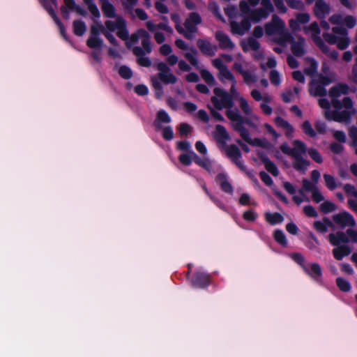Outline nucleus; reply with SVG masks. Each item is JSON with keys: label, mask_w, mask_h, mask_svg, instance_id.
I'll return each instance as SVG.
<instances>
[{"label": "nucleus", "mask_w": 357, "mask_h": 357, "mask_svg": "<svg viewBox=\"0 0 357 357\" xmlns=\"http://www.w3.org/2000/svg\"><path fill=\"white\" fill-rule=\"evenodd\" d=\"M226 116L227 118L234 122V128L239 133L241 137L251 146H255L270 150L273 146L271 143L265 139L254 138L252 139L248 129L244 126L245 124L253 128L255 123L248 118L243 116L238 111L227 110Z\"/></svg>", "instance_id": "obj_1"}, {"label": "nucleus", "mask_w": 357, "mask_h": 357, "mask_svg": "<svg viewBox=\"0 0 357 357\" xmlns=\"http://www.w3.org/2000/svg\"><path fill=\"white\" fill-rule=\"evenodd\" d=\"M214 138L219 144L222 145L227 156L231 159L241 171H245L246 166L243 164V161L241 160L242 154L238 147L235 144H227V142L229 139V135L223 126L220 124L215 126Z\"/></svg>", "instance_id": "obj_2"}, {"label": "nucleus", "mask_w": 357, "mask_h": 357, "mask_svg": "<svg viewBox=\"0 0 357 357\" xmlns=\"http://www.w3.org/2000/svg\"><path fill=\"white\" fill-rule=\"evenodd\" d=\"M276 42L280 45H284L285 43L289 42L291 51L296 57H302L306 53L305 39L303 36H298L297 40H295L289 33H283L282 37L278 38Z\"/></svg>", "instance_id": "obj_3"}, {"label": "nucleus", "mask_w": 357, "mask_h": 357, "mask_svg": "<svg viewBox=\"0 0 357 357\" xmlns=\"http://www.w3.org/2000/svg\"><path fill=\"white\" fill-rule=\"evenodd\" d=\"M292 259L303 269L304 272L311 277L315 282L322 284V269L318 263H312L310 264V269H309L304 264L305 259L303 255L298 252L293 253L291 255Z\"/></svg>", "instance_id": "obj_4"}, {"label": "nucleus", "mask_w": 357, "mask_h": 357, "mask_svg": "<svg viewBox=\"0 0 357 357\" xmlns=\"http://www.w3.org/2000/svg\"><path fill=\"white\" fill-rule=\"evenodd\" d=\"M215 96H212L211 101L216 109L221 110L223 107L231 110L234 106L233 96L225 89L216 87L213 89Z\"/></svg>", "instance_id": "obj_5"}, {"label": "nucleus", "mask_w": 357, "mask_h": 357, "mask_svg": "<svg viewBox=\"0 0 357 357\" xmlns=\"http://www.w3.org/2000/svg\"><path fill=\"white\" fill-rule=\"evenodd\" d=\"M96 24H92L90 28V36L86 40V45L91 49L100 50L103 45V40L100 38L101 30L99 28V21L94 20Z\"/></svg>", "instance_id": "obj_6"}, {"label": "nucleus", "mask_w": 357, "mask_h": 357, "mask_svg": "<svg viewBox=\"0 0 357 357\" xmlns=\"http://www.w3.org/2000/svg\"><path fill=\"white\" fill-rule=\"evenodd\" d=\"M156 68L159 73H158V79L160 82L165 84H174L177 82V77L170 73V68L165 62L160 61L156 65Z\"/></svg>", "instance_id": "obj_7"}, {"label": "nucleus", "mask_w": 357, "mask_h": 357, "mask_svg": "<svg viewBox=\"0 0 357 357\" xmlns=\"http://www.w3.org/2000/svg\"><path fill=\"white\" fill-rule=\"evenodd\" d=\"M285 24L283 20L277 15L272 16L271 22L265 24V32L268 36H273L275 33L280 34V37L284 32Z\"/></svg>", "instance_id": "obj_8"}, {"label": "nucleus", "mask_w": 357, "mask_h": 357, "mask_svg": "<svg viewBox=\"0 0 357 357\" xmlns=\"http://www.w3.org/2000/svg\"><path fill=\"white\" fill-rule=\"evenodd\" d=\"M211 282V275L200 271H195L191 279V284L195 288L205 289L209 286Z\"/></svg>", "instance_id": "obj_9"}, {"label": "nucleus", "mask_w": 357, "mask_h": 357, "mask_svg": "<svg viewBox=\"0 0 357 357\" xmlns=\"http://www.w3.org/2000/svg\"><path fill=\"white\" fill-rule=\"evenodd\" d=\"M332 218L334 222L342 229L347 226L354 227L356 225V221L353 215L346 211L333 215Z\"/></svg>", "instance_id": "obj_10"}, {"label": "nucleus", "mask_w": 357, "mask_h": 357, "mask_svg": "<svg viewBox=\"0 0 357 357\" xmlns=\"http://www.w3.org/2000/svg\"><path fill=\"white\" fill-rule=\"evenodd\" d=\"M313 12L318 19L323 20L331 13V6L324 0H317Z\"/></svg>", "instance_id": "obj_11"}, {"label": "nucleus", "mask_w": 357, "mask_h": 357, "mask_svg": "<svg viewBox=\"0 0 357 357\" xmlns=\"http://www.w3.org/2000/svg\"><path fill=\"white\" fill-rule=\"evenodd\" d=\"M202 22L200 15L197 12H192L185 20L183 25L186 30H189L190 32H197V25L200 24Z\"/></svg>", "instance_id": "obj_12"}, {"label": "nucleus", "mask_w": 357, "mask_h": 357, "mask_svg": "<svg viewBox=\"0 0 357 357\" xmlns=\"http://www.w3.org/2000/svg\"><path fill=\"white\" fill-rule=\"evenodd\" d=\"M197 46L204 55L211 57L215 56L218 50L215 45H212L209 41L201 38L197 40Z\"/></svg>", "instance_id": "obj_13"}, {"label": "nucleus", "mask_w": 357, "mask_h": 357, "mask_svg": "<svg viewBox=\"0 0 357 357\" xmlns=\"http://www.w3.org/2000/svg\"><path fill=\"white\" fill-rule=\"evenodd\" d=\"M326 118L328 120H333L336 122H349L351 120V113L348 110L337 111L335 110L331 114L326 113Z\"/></svg>", "instance_id": "obj_14"}, {"label": "nucleus", "mask_w": 357, "mask_h": 357, "mask_svg": "<svg viewBox=\"0 0 357 357\" xmlns=\"http://www.w3.org/2000/svg\"><path fill=\"white\" fill-rule=\"evenodd\" d=\"M309 31L312 32V38L315 45L317 46L320 45V46L324 47V40L319 36L321 33V29L317 22H313L310 24V26H305L304 28V32L305 33H307Z\"/></svg>", "instance_id": "obj_15"}, {"label": "nucleus", "mask_w": 357, "mask_h": 357, "mask_svg": "<svg viewBox=\"0 0 357 357\" xmlns=\"http://www.w3.org/2000/svg\"><path fill=\"white\" fill-rule=\"evenodd\" d=\"M328 241L332 245L336 247L342 246V243H343V245H347L349 243V237L342 231H338L335 234H330L328 235Z\"/></svg>", "instance_id": "obj_16"}, {"label": "nucleus", "mask_w": 357, "mask_h": 357, "mask_svg": "<svg viewBox=\"0 0 357 357\" xmlns=\"http://www.w3.org/2000/svg\"><path fill=\"white\" fill-rule=\"evenodd\" d=\"M257 155L260 160L263 162L266 169L274 176H278L279 170L276 165L273 162L264 152L259 151Z\"/></svg>", "instance_id": "obj_17"}, {"label": "nucleus", "mask_w": 357, "mask_h": 357, "mask_svg": "<svg viewBox=\"0 0 357 357\" xmlns=\"http://www.w3.org/2000/svg\"><path fill=\"white\" fill-rule=\"evenodd\" d=\"M215 39L219 42V47L222 50H232L234 47L230 38L221 31H216Z\"/></svg>", "instance_id": "obj_18"}, {"label": "nucleus", "mask_w": 357, "mask_h": 357, "mask_svg": "<svg viewBox=\"0 0 357 357\" xmlns=\"http://www.w3.org/2000/svg\"><path fill=\"white\" fill-rule=\"evenodd\" d=\"M215 181L220 185V189L226 193L231 195L234 192L232 185L227 181V175L225 173H219L215 176Z\"/></svg>", "instance_id": "obj_19"}, {"label": "nucleus", "mask_w": 357, "mask_h": 357, "mask_svg": "<svg viewBox=\"0 0 357 357\" xmlns=\"http://www.w3.org/2000/svg\"><path fill=\"white\" fill-rule=\"evenodd\" d=\"M132 52L134 55L137 57V62L139 66L146 68H149L151 66V61L149 57L144 56L145 51L141 47H134L132 49Z\"/></svg>", "instance_id": "obj_20"}, {"label": "nucleus", "mask_w": 357, "mask_h": 357, "mask_svg": "<svg viewBox=\"0 0 357 357\" xmlns=\"http://www.w3.org/2000/svg\"><path fill=\"white\" fill-rule=\"evenodd\" d=\"M349 86L347 84L339 83L330 89L328 94L331 98H339L342 94H349Z\"/></svg>", "instance_id": "obj_21"}, {"label": "nucleus", "mask_w": 357, "mask_h": 357, "mask_svg": "<svg viewBox=\"0 0 357 357\" xmlns=\"http://www.w3.org/2000/svg\"><path fill=\"white\" fill-rule=\"evenodd\" d=\"M313 227L317 232L325 234L328 231V227L334 228V225L328 218L324 217L323 218L322 221H314L313 223Z\"/></svg>", "instance_id": "obj_22"}, {"label": "nucleus", "mask_w": 357, "mask_h": 357, "mask_svg": "<svg viewBox=\"0 0 357 357\" xmlns=\"http://www.w3.org/2000/svg\"><path fill=\"white\" fill-rule=\"evenodd\" d=\"M309 93L313 96L324 97L326 96L327 91L325 87L317 81L312 80L310 83Z\"/></svg>", "instance_id": "obj_23"}, {"label": "nucleus", "mask_w": 357, "mask_h": 357, "mask_svg": "<svg viewBox=\"0 0 357 357\" xmlns=\"http://www.w3.org/2000/svg\"><path fill=\"white\" fill-rule=\"evenodd\" d=\"M190 153L192 155V160L196 165L206 169L208 172H211L212 163L208 158H202L193 151H190Z\"/></svg>", "instance_id": "obj_24"}, {"label": "nucleus", "mask_w": 357, "mask_h": 357, "mask_svg": "<svg viewBox=\"0 0 357 357\" xmlns=\"http://www.w3.org/2000/svg\"><path fill=\"white\" fill-rule=\"evenodd\" d=\"M351 252V249L348 245L338 246L332 250L334 258L338 261L342 260L344 257L349 256Z\"/></svg>", "instance_id": "obj_25"}, {"label": "nucleus", "mask_w": 357, "mask_h": 357, "mask_svg": "<svg viewBox=\"0 0 357 357\" xmlns=\"http://www.w3.org/2000/svg\"><path fill=\"white\" fill-rule=\"evenodd\" d=\"M40 1L44 9L48 13L53 20L58 18V16L56 15L52 6V5L55 7L57 6V0H40Z\"/></svg>", "instance_id": "obj_26"}, {"label": "nucleus", "mask_w": 357, "mask_h": 357, "mask_svg": "<svg viewBox=\"0 0 357 357\" xmlns=\"http://www.w3.org/2000/svg\"><path fill=\"white\" fill-rule=\"evenodd\" d=\"M146 26L148 29V30L152 33L155 32L157 29L164 30L169 33H172L173 32L172 28L169 26L167 23L165 22H160L157 25H155L152 21H148L146 22Z\"/></svg>", "instance_id": "obj_27"}, {"label": "nucleus", "mask_w": 357, "mask_h": 357, "mask_svg": "<svg viewBox=\"0 0 357 357\" xmlns=\"http://www.w3.org/2000/svg\"><path fill=\"white\" fill-rule=\"evenodd\" d=\"M294 158L295 160L293 164L294 168L297 171L305 172L310 165L309 161L304 159L302 155H296Z\"/></svg>", "instance_id": "obj_28"}, {"label": "nucleus", "mask_w": 357, "mask_h": 357, "mask_svg": "<svg viewBox=\"0 0 357 357\" xmlns=\"http://www.w3.org/2000/svg\"><path fill=\"white\" fill-rule=\"evenodd\" d=\"M265 220L271 225H275L281 224L284 221V217L282 214L278 212L273 213L271 212H266L265 213Z\"/></svg>", "instance_id": "obj_29"}, {"label": "nucleus", "mask_w": 357, "mask_h": 357, "mask_svg": "<svg viewBox=\"0 0 357 357\" xmlns=\"http://www.w3.org/2000/svg\"><path fill=\"white\" fill-rule=\"evenodd\" d=\"M63 1L65 3L64 6L66 7L67 9L74 10L82 17H86L87 15V12L79 5H77L75 0H63Z\"/></svg>", "instance_id": "obj_30"}, {"label": "nucleus", "mask_w": 357, "mask_h": 357, "mask_svg": "<svg viewBox=\"0 0 357 357\" xmlns=\"http://www.w3.org/2000/svg\"><path fill=\"white\" fill-rule=\"evenodd\" d=\"M248 45L252 50L254 51H257L260 48L259 42L252 37H249L248 38V44H246L244 41L241 43V46L244 52H248L249 48L248 47Z\"/></svg>", "instance_id": "obj_31"}, {"label": "nucleus", "mask_w": 357, "mask_h": 357, "mask_svg": "<svg viewBox=\"0 0 357 357\" xmlns=\"http://www.w3.org/2000/svg\"><path fill=\"white\" fill-rule=\"evenodd\" d=\"M101 9H102L103 15L105 17H107V18L116 17L115 7L109 1L107 2H103V3L101 5Z\"/></svg>", "instance_id": "obj_32"}, {"label": "nucleus", "mask_w": 357, "mask_h": 357, "mask_svg": "<svg viewBox=\"0 0 357 357\" xmlns=\"http://www.w3.org/2000/svg\"><path fill=\"white\" fill-rule=\"evenodd\" d=\"M73 32L77 36H82L86 31L85 22L81 20H75L73 22Z\"/></svg>", "instance_id": "obj_33"}, {"label": "nucleus", "mask_w": 357, "mask_h": 357, "mask_svg": "<svg viewBox=\"0 0 357 357\" xmlns=\"http://www.w3.org/2000/svg\"><path fill=\"white\" fill-rule=\"evenodd\" d=\"M266 10L258 8L252 10L250 12V19L254 22H259L261 19H266L268 17Z\"/></svg>", "instance_id": "obj_34"}, {"label": "nucleus", "mask_w": 357, "mask_h": 357, "mask_svg": "<svg viewBox=\"0 0 357 357\" xmlns=\"http://www.w3.org/2000/svg\"><path fill=\"white\" fill-rule=\"evenodd\" d=\"M120 24L117 29L116 36L123 40H126L129 38V33L127 29V22L123 19L122 22H119Z\"/></svg>", "instance_id": "obj_35"}, {"label": "nucleus", "mask_w": 357, "mask_h": 357, "mask_svg": "<svg viewBox=\"0 0 357 357\" xmlns=\"http://www.w3.org/2000/svg\"><path fill=\"white\" fill-rule=\"evenodd\" d=\"M152 86L155 90V97L156 99H160L164 93L162 83L155 77H151Z\"/></svg>", "instance_id": "obj_36"}, {"label": "nucleus", "mask_w": 357, "mask_h": 357, "mask_svg": "<svg viewBox=\"0 0 357 357\" xmlns=\"http://www.w3.org/2000/svg\"><path fill=\"white\" fill-rule=\"evenodd\" d=\"M317 188L314 183L310 182L307 178H303L302 180V189L298 190V193L302 196H305L303 191L312 193Z\"/></svg>", "instance_id": "obj_37"}, {"label": "nucleus", "mask_w": 357, "mask_h": 357, "mask_svg": "<svg viewBox=\"0 0 357 357\" xmlns=\"http://www.w3.org/2000/svg\"><path fill=\"white\" fill-rule=\"evenodd\" d=\"M274 240L282 247H287L288 242L282 230L277 229L273 233Z\"/></svg>", "instance_id": "obj_38"}, {"label": "nucleus", "mask_w": 357, "mask_h": 357, "mask_svg": "<svg viewBox=\"0 0 357 357\" xmlns=\"http://www.w3.org/2000/svg\"><path fill=\"white\" fill-rule=\"evenodd\" d=\"M317 47L321 50V51L326 55L328 57L331 59L333 61H336L338 59V52L335 50H331V48L326 45V43L324 42V47L321 46L317 45Z\"/></svg>", "instance_id": "obj_39"}, {"label": "nucleus", "mask_w": 357, "mask_h": 357, "mask_svg": "<svg viewBox=\"0 0 357 357\" xmlns=\"http://www.w3.org/2000/svg\"><path fill=\"white\" fill-rule=\"evenodd\" d=\"M336 285L338 289L342 292H349L351 289L350 282L343 278L338 277L335 280Z\"/></svg>", "instance_id": "obj_40"}, {"label": "nucleus", "mask_w": 357, "mask_h": 357, "mask_svg": "<svg viewBox=\"0 0 357 357\" xmlns=\"http://www.w3.org/2000/svg\"><path fill=\"white\" fill-rule=\"evenodd\" d=\"M122 20H123V18L122 17L117 16L116 19V22H113L112 20H107L105 22L104 26L106 29V30L108 31L109 32H110V33L114 32L116 29H118L119 24H120L119 22H122Z\"/></svg>", "instance_id": "obj_41"}, {"label": "nucleus", "mask_w": 357, "mask_h": 357, "mask_svg": "<svg viewBox=\"0 0 357 357\" xmlns=\"http://www.w3.org/2000/svg\"><path fill=\"white\" fill-rule=\"evenodd\" d=\"M275 122L278 127L287 130V132L290 133H292L294 130L293 126L287 121L280 116H277L275 119ZM287 135H288V132H287Z\"/></svg>", "instance_id": "obj_42"}, {"label": "nucleus", "mask_w": 357, "mask_h": 357, "mask_svg": "<svg viewBox=\"0 0 357 357\" xmlns=\"http://www.w3.org/2000/svg\"><path fill=\"white\" fill-rule=\"evenodd\" d=\"M337 207L335 204L330 201H324L319 206L320 211L324 214H327L333 212L336 210Z\"/></svg>", "instance_id": "obj_43"}, {"label": "nucleus", "mask_w": 357, "mask_h": 357, "mask_svg": "<svg viewBox=\"0 0 357 357\" xmlns=\"http://www.w3.org/2000/svg\"><path fill=\"white\" fill-rule=\"evenodd\" d=\"M99 28L101 30V33H102L105 36V37L108 40V41L112 45H114V46L119 45V43H118L117 40L116 39V38L114 36V35L112 33L107 31L106 29L105 28V26L101 24L100 22L99 23Z\"/></svg>", "instance_id": "obj_44"}, {"label": "nucleus", "mask_w": 357, "mask_h": 357, "mask_svg": "<svg viewBox=\"0 0 357 357\" xmlns=\"http://www.w3.org/2000/svg\"><path fill=\"white\" fill-rule=\"evenodd\" d=\"M301 128L303 132L310 137H315L317 135L316 131L312 128L310 122L307 120L303 122Z\"/></svg>", "instance_id": "obj_45"}, {"label": "nucleus", "mask_w": 357, "mask_h": 357, "mask_svg": "<svg viewBox=\"0 0 357 357\" xmlns=\"http://www.w3.org/2000/svg\"><path fill=\"white\" fill-rule=\"evenodd\" d=\"M223 79H226L231 82H234V80L236 79L234 75L229 71L227 67L220 70L219 79L222 82H224Z\"/></svg>", "instance_id": "obj_46"}, {"label": "nucleus", "mask_w": 357, "mask_h": 357, "mask_svg": "<svg viewBox=\"0 0 357 357\" xmlns=\"http://www.w3.org/2000/svg\"><path fill=\"white\" fill-rule=\"evenodd\" d=\"M294 148L293 150H295L296 155H302L306 152V146L305 144L299 139H296L293 142Z\"/></svg>", "instance_id": "obj_47"}, {"label": "nucleus", "mask_w": 357, "mask_h": 357, "mask_svg": "<svg viewBox=\"0 0 357 357\" xmlns=\"http://www.w3.org/2000/svg\"><path fill=\"white\" fill-rule=\"evenodd\" d=\"M119 74L125 79H129L133 76V73L131 68L126 65L120 66L119 69Z\"/></svg>", "instance_id": "obj_48"}, {"label": "nucleus", "mask_w": 357, "mask_h": 357, "mask_svg": "<svg viewBox=\"0 0 357 357\" xmlns=\"http://www.w3.org/2000/svg\"><path fill=\"white\" fill-rule=\"evenodd\" d=\"M324 181H325V184H326V187L330 190H333L337 188V183H336L335 179L333 176H331V174H324Z\"/></svg>", "instance_id": "obj_49"}, {"label": "nucleus", "mask_w": 357, "mask_h": 357, "mask_svg": "<svg viewBox=\"0 0 357 357\" xmlns=\"http://www.w3.org/2000/svg\"><path fill=\"white\" fill-rule=\"evenodd\" d=\"M190 50L191 51V53H185V57L187 59V60L190 62V63L192 66H196L198 65V60L195 56L197 54V51L193 47H191Z\"/></svg>", "instance_id": "obj_50"}, {"label": "nucleus", "mask_w": 357, "mask_h": 357, "mask_svg": "<svg viewBox=\"0 0 357 357\" xmlns=\"http://www.w3.org/2000/svg\"><path fill=\"white\" fill-rule=\"evenodd\" d=\"M200 75L204 82L208 85H213L215 83V78L213 75L206 69H203L200 71Z\"/></svg>", "instance_id": "obj_51"}, {"label": "nucleus", "mask_w": 357, "mask_h": 357, "mask_svg": "<svg viewBox=\"0 0 357 357\" xmlns=\"http://www.w3.org/2000/svg\"><path fill=\"white\" fill-rule=\"evenodd\" d=\"M287 6L295 10H303L305 9V5L301 0H285Z\"/></svg>", "instance_id": "obj_52"}, {"label": "nucleus", "mask_w": 357, "mask_h": 357, "mask_svg": "<svg viewBox=\"0 0 357 357\" xmlns=\"http://www.w3.org/2000/svg\"><path fill=\"white\" fill-rule=\"evenodd\" d=\"M156 120L162 123H169L171 122L172 119L168 113L165 110L160 109L157 112Z\"/></svg>", "instance_id": "obj_53"}, {"label": "nucleus", "mask_w": 357, "mask_h": 357, "mask_svg": "<svg viewBox=\"0 0 357 357\" xmlns=\"http://www.w3.org/2000/svg\"><path fill=\"white\" fill-rule=\"evenodd\" d=\"M340 3L349 11H354L357 8V2L356 0H339Z\"/></svg>", "instance_id": "obj_54"}, {"label": "nucleus", "mask_w": 357, "mask_h": 357, "mask_svg": "<svg viewBox=\"0 0 357 357\" xmlns=\"http://www.w3.org/2000/svg\"><path fill=\"white\" fill-rule=\"evenodd\" d=\"M54 22L57 25V26L59 29L60 33H61V36L63 38V39L66 41H69V38L67 35L66 27H65L64 24L62 23V22L60 20V19L58 17V18L55 19L54 20Z\"/></svg>", "instance_id": "obj_55"}, {"label": "nucleus", "mask_w": 357, "mask_h": 357, "mask_svg": "<svg viewBox=\"0 0 357 357\" xmlns=\"http://www.w3.org/2000/svg\"><path fill=\"white\" fill-rule=\"evenodd\" d=\"M162 136L166 141H171L174 138V132L171 126H165L162 128Z\"/></svg>", "instance_id": "obj_56"}, {"label": "nucleus", "mask_w": 357, "mask_h": 357, "mask_svg": "<svg viewBox=\"0 0 357 357\" xmlns=\"http://www.w3.org/2000/svg\"><path fill=\"white\" fill-rule=\"evenodd\" d=\"M318 64L314 59H310V66L305 68L304 72L307 75H313L317 70Z\"/></svg>", "instance_id": "obj_57"}, {"label": "nucleus", "mask_w": 357, "mask_h": 357, "mask_svg": "<svg viewBox=\"0 0 357 357\" xmlns=\"http://www.w3.org/2000/svg\"><path fill=\"white\" fill-rule=\"evenodd\" d=\"M308 154L310 158L316 162L320 164L323 162V158L320 153L315 149H310L308 150Z\"/></svg>", "instance_id": "obj_58"}, {"label": "nucleus", "mask_w": 357, "mask_h": 357, "mask_svg": "<svg viewBox=\"0 0 357 357\" xmlns=\"http://www.w3.org/2000/svg\"><path fill=\"white\" fill-rule=\"evenodd\" d=\"M243 77L244 82L249 85L250 84H254L257 82V77L255 74L246 70L243 75H242Z\"/></svg>", "instance_id": "obj_59"}, {"label": "nucleus", "mask_w": 357, "mask_h": 357, "mask_svg": "<svg viewBox=\"0 0 357 357\" xmlns=\"http://www.w3.org/2000/svg\"><path fill=\"white\" fill-rule=\"evenodd\" d=\"M349 38L346 36L338 37L337 42L336 43L337 47L341 50H346L349 47Z\"/></svg>", "instance_id": "obj_60"}, {"label": "nucleus", "mask_w": 357, "mask_h": 357, "mask_svg": "<svg viewBox=\"0 0 357 357\" xmlns=\"http://www.w3.org/2000/svg\"><path fill=\"white\" fill-rule=\"evenodd\" d=\"M178 160L179 162L185 165V166H189L191 165L192 160V155L190 153V154L188 153H183L181 154L178 156Z\"/></svg>", "instance_id": "obj_61"}, {"label": "nucleus", "mask_w": 357, "mask_h": 357, "mask_svg": "<svg viewBox=\"0 0 357 357\" xmlns=\"http://www.w3.org/2000/svg\"><path fill=\"white\" fill-rule=\"evenodd\" d=\"M239 104L241 109L245 115H250L252 114V109H250L248 101L244 98H240Z\"/></svg>", "instance_id": "obj_62"}, {"label": "nucleus", "mask_w": 357, "mask_h": 357, "mask_svg": "<svg viewBox=\"0 0 357 357\" xmlns=\"http://www.w3.org/2000/svg\"><path fill=\"white\" fill-rule=\"evenodd\" d=\"M257 216V213L252 209L245 211L243 214V219L248 222H254Z\"/></svg>", "instance_id": "obj_63"}, {"label": "nucleus", "mask_w": 357, "mask_h": 357, "mask_svg": "<svg viewBox=\"0 0 357 357\" xmlns=\"http://www.w3.org/2000/svg\"><path fill=\"white\" fill-rule=\"evenodd\" d=\"M303 213L309 218H317L318 213L312 205H307L303 207Z\"/></svg>", "instance_id": "obj_64"}]
</instances>
